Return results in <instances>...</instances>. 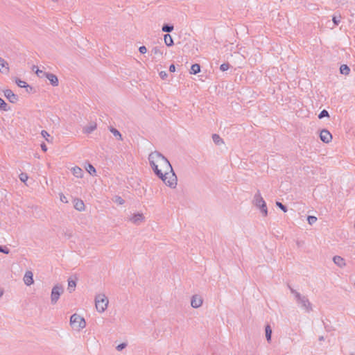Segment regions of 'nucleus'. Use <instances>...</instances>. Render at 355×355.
Listing matches in <instances>:
<instances>
[{
	"label": "nucleus",
	"instance_id": "nucleus-1",
	"mask_svg": "<svg viewBox=\"0 0 355 355\" xmlns=\"http://www.w3.org/2000/svg\"><path fill=\"white\" fill-rule=\"evenodd\" d=\"M148 160L156 176L168 187L175 188L178 178L168 159L161 153L154 151L149 155Z\"/></svg>",
	"mask_w": 355,
	"mask_h": 355
},
{
	"label": "nucleus",
	"instance_id": "nucleus-2",
	"mask_svg": "<svg viewBox=\"0 0 355 355\" xmlns=\"http://www.w3.org/2000/svg\"><path fill=\"white\" fill-rule=\"evenodd\" d=\"M252 203L260 209L263 216H267L268 209L266 203L262 198L259 190H257V193L254 194Z\"/></svg>",
	"mask_w": 355,
	"mask_h": 355
},
{
	"label": "nucleus",
	"instance_id": "nucleus-3",
	"mask_svg": "<svg viewBox=\"0 0 355 355\" xmlns=\"http://www.w3.org/2000/svg\"><path fill=\"white\" fill-rule=\"evenodd\" d=\"M70 324L75 330L80 331L85 327L86 322L83 317L74 313L70 318Z\"/></svg>",
	"mask_w": 355,
	"mask_h": 355
},
{
	"label": "nucleus",
	"instance_id": "nucleus-4",
	"mask_svg": "<svg viewBox=\"0 0 355 355\" xmlns=\"http://www.w3.org/2000/svg\"><path fill=\"white\" fill-rule=\"evenodd\" d=\"M108 304L107 297L104 294H98L95 297V305L99 313H103L107 309Z\"/></svg>",
	"mask_w": 355,
	"mask_h": 355
},
{
	"label": "nucleus",
	"instance_id": "nucleus-5",
	"mask_svg": "<svg viewBox=\"0 0 355 355\" xmlns=\"http://www.w3.org/2000/svg\"><path fill=\"white\" fill-rule=\"evenodd\" d=\"M63 292L64 288L61 284H58L53 287L51 293V302L52 304H55L57 303Z\"/></svg>",
	"mask_w": 355,
	"mask_h": 355
},
{
	"label": "nucleus",
	"instance_id": "nucleus-6",
	"mask_svg": "<svg viewBox=\"0 0 355 355\" xmlns=\"http://www.w3.org/2000/svg\"><path fill=\"white\" fill-rule=\"evenodd\" d=\"M297 302L301 304V306L307 312H309L312 310L311 304L306 296L300 295V298L297 300Z\"/></svg>",
	"mask_w": 355,
	"mask_h": 355
},
{
	"label": "nucleus",
	"instance_id": "nucleus-7",
	"mask_svg": "<svg viewBox=\"0 0 355 355\" xmlns=\"http://www.w3.org/2000/svg\"><path fill=\"white\" fill-rule=\"evenodd\" d=\"M3 92H4L5 97L11 103H16L18 101V100H19L18 96L17 94H14L11 89H6V90H4Z\"/></svg>",
	"mask_w": 355,
	"mask_h": 355
},
{
	"label": "nucleus",
	"instance_id": "nucleus-8",
	"mask_svg": "<svg viewBox=\"0 0 355 355\" xmlns=\"http://www.w3.org/2000/svg\"><path fill=\"white\" fill-rule=\"evenodd\" d=\"M320 138L322 141L328 144L331 141L332 135L328 130L323 129L320 131Z\"/></svg>",
	"mask_w": 355,
	"mask_h": 355
},
{
	"label": "nucleus",
	"instance_id": "nucleus-9",
	"mask_svg": "<svg viewBox=\"0 0 355 355\" xmlns=\"http://www.w3.org/2000/svg\"><path fill=\"white\" fill-rule=\"evenodd\" d=\"M202 304V299L198 295H194L191 297V305L193 308L197 309Z\"/></svg>",
	"mask_w": 355,
	"mask_h": 355
},
{
	"label": "nucleus",
	"instance_id": "nucleus-10",
	"mask_svg": "<svg viewBox=\"0 0 355 355\" xmlns=\"http://www.w3.org/2000/svg\"><path fill=\"white\" fill-rule=\"evenodd\" d=\"M97 128V123L94 121H91L89 123L83 128V132L86 135L91 134Z\"/></svg>",
	"mask_w": 355,
	"mask_h": 355
},
{
	"label": "nucleus",
	"instance_id": "nucleus-11",
	"mask_svg": "<svg viewBox=\"0 0 355 355\" xmlns=\"http://www.w3.org/2000/svg\"><path fill=\"white\" fill-rule=\"evenodd\" d=\"M44 76H45L50 82V83L53 86H58L59 84L58 77L51 73H44Z\"/></svg>",
	"mask_w": 355,
	"mask_h": 355
},
{
	"label": "nucleus",
	"instance_id": "nucleus-12",
	"mask_svg": "<svg viewBox=\"0 0 355 355\" xmlns=\"http://www.w3.org/2000/svg\"><path fill=\"white\" fill-rule=\"evenodd\" d=\"M144 220V216L143 214L137 213L135 214L130 218V220L132 221L135 225H139Z\"/></svg>",
	"mask_w": 355,
	"mask_h": 355
},
{
	"label": "nucleus",
	"instance_id": "nucleus-13",
	"mask_svg": "<svg viewBox=\"0 0 355 355\" xmlns=\"http://www.w3.org/2000/svg\"><path fill=\"white\" fill-rule=\"evenodd\" d=\"M24 281L26 285L31 286L33 284V275L31 271H26L24 277Z\"/></svg>",
	"mask_w": 355,
	"mask_h": 355
},
{
	"label": "nucleus",
	"instance_id": "nucleus-14",
	"mask_svg": "<svg viewBox=\"0 0 355 355\" xmlns=\"http://www.w3.org/2000/svg\"><path fill=\"white\" fill-rule=\"evenodd\" d=\"M77 280H78V278L76 277H74V279H73L72 277H69L68 279L67 290H68L69 293H71L73 291H75Z\"/></svg>",
	"mask_w": 355,
	"mask_h": 355
},
{
	"label": "nucleus",
	"instance_id": "nucleus-15",
	"mask_svg": "<svg viewBox=\"0 0 355 355\" xmlns=\"http://www.w3.org/2000/svg\"><path fill=\"white\" fill-rule=\"evenodd\" d=\"M333 261L334 263L340 268L344 267L346 264L345 259L340 256H334L333 257Z\"/></svg>",
	"mask_w": 355,
	"mask_h": 355
},
{
	"label": "nucleus",
	"instance_id": "nucleus-16",
	"mask_svg": "<svg viewBox=\"0 0 355 355\" xmlns=\"http://www.w3.org/2000/svg\"><path fill=\"white\" fill-rule=\"evenodd\" d=\"M74 208L78 211H83L85 209V204L82 200L76 199L74 200Z\"/></svg>",
	"mask_w": 355,
	"mask_h": 355
},
{
	"label": "nucleus",
	"instance_id": "nucleus-17",
	"mask_svg": "<svg viewBox=\"0 0 355 355\" xmlns=\"http://www.w3.org/2000/svg\"><path fill=\"white\" fill-rule=\"evenodd\" d=\"M15 83L17 85V86L19 87L26 88V89L29 88L31 90H33V87L31 86H30L26 82L21 80L19 78H17L15 79Z\"/></svg>",
	"mask_w": 355,
	"mask_h": 355
},
{
	"label": "nucleus",
	"instance_id": "nucleus-18",
	"mask_svg": "<svg viewBox=\"0 0 355 355\" xmlns=\"http://www.w3.org/2000/svg\"><path fill=\"white\" fill-rule=\"evenodd\" d=\"M164 43L167 46H171L174 44L173 40L171 35L166 33L164 35Z\"/></svg>",
	"mask_w": 355,
	"mask_h": 355
},
{
	"label": "nucleus",
	"instance_id": "nucleus-19",
	"mask_svg": "<svg viewBox=\"0 0 355 355\" xmlns=\"http://www.w3.org/2000/svg\"><path fill=\"white\" fill-rule=\"evenodd\" d=\"M110 131L113 134V135L119 141L123 140L122 135L121 132L116 128H113L112 126H110L109 128Z\"/></svg>",
	"mask_w": 355,
	"mask_h": 355
},
{
	"label": "nucleus",
	"instance_id": "nucleus-20",
	"mask_svg": "<svg viewBox=\"0 0 355 355\" xmlns=\"http://www.w3.org/2000/svg\"><path fill=\"white\" fill-rule=\"evenodd\" d=\"M72 173L76 178H82L83 175V171L78 166L72 168Z\"/></svg>",
	"mask_w": 355,
	"mask_h": 355
},
{
	"label": "nucleus",
	"instance_id": "nucleus-21",
	"mask_svg": "<svg viewBox=\"0 0 355 355\" xmlns=\"http://www.w3.org/2000/svg\"><path fill=\"white\" fill-rule=\"evenodd\" d=\"M265 332H266V338L268 343L271 341V337H272V329L270 326V324H267L265 327Z\"/></svg>",
	"mask_w": 355,
	"mask_h": 355
},
{
	"label": "nucleus",
	"instance_id": "nucleus-22",
	"mask_svg": "<svg viewBox=\"0 0 355 355\" xmlns=\"http://www.w3.org/2000/svg\"><path fill=\"white\" fill-rule=\"evenodd\" d=\"M174 26L170 24H164L162 27V31L165 33H171L173 31Z\"/></svg>",
	"mask_w": 355,
	"mask_h": 355
},
{
	"label": "nucleus",
	"instance_id": "nucleus-23",
	"mask_svg": "<svg viewBox=\"0 0 355 355\" xmlns=\"http://www.w3.org/2000/svg\"><path fill=\"white\" fill-rule=\"evenodd\" d=\"M200 65L199 64H193L191 65L190 73L191 74H197L200 71Z\"/></svg>",
	"mask_w": 355,
	"mask_h": 355
},
{
	"label": "nucleus",
	"instance_id": "nucleus-24",
	"mask_svg": "<svg viewBox=\"0 0 355 355\" xmlns=\"http://www.w3.org/2000/svg\"><path fill=\"white\" fill-rule=\"evenodd\" d=\"M212 139L215 144L218 146L224 143L223 139L217 134L212 135Z\"/></svg>",
	"mask_w": 355,
	"mask_h": 355
},
{
	"label": "nucleus",
	"instance_id": "nucleus-25",
	"mask_svg": "<svg viewBox=\"0 0 355 355\" xmlns=\"http://www.w3.org/2000/svg\"><path fill=\"white\" fill-rule=\"evenodd\" d=\"M0 109L3 111L10 110V107L0 97Z\"/></svg>",
	"mask_w": 355,
	"mask_h": 355
},
{
	"label": "nucleus",
	"instance_id": "nucleus-26",
	"mask_svg": "<svg viewBox=\"0 0 355 355\" xmlns=\"http://www.w3.org/2000/svg\"><path fill=\"white\" fill-rule=\"evenodd\" d=\"M42 136L45 139V140L49 143L53 142V137L49 134V132L46 130H42L41 132Z\"/></svg>",
	"mask_w": 355,
	"mask_h": 355
},
{
	"label": "nucleus",
	"instance_id": "nucleus-27",
	"mask_svg": "<svg viewBox=\"0 0 355 355\" xmlns=\"http://www.w3.org/2000/svg\"><path fill=\"white\" fill-rule=\"evenodd\" d=\"M340 72L343 75H348L350 72V69L347 64H342L340 67Z\"/></svg>",
	"mask_w": 355,
	"mask_h": 355
},
{
	"label": "nucleus",
	"instance_id": "nucleus-28",
	"mask_svg": "<svg viewBox=\"0 0 355 355\" xmlns=\"http://www.w3.org/2000/svg\"><path fill=\"white\" fill-rule=\"evenodd\" d=\"M8 65V62L4 59H3L2 58L0 57V71H1V69L3 67H5L6 72L8 73L9 71V68L8 67H6Z\"/></svg>",
	"mask_w": 355,
	"mask_h": 355
},
{
	"label": "nucleus",
	"instance_id": "nucleus-29",
	"mask_svg": "<svg viewBox=\"0 0 355 355\" xmlns=\"http://www.w3.org/2000/svg\"><path fill=\"white\" fill-rule=\"evenodd\" d=\"M86 169L90 175H96V170L92 164L89 163L87 167H86Z\"/></svg>",
	"mask_w": 355,
	"mask_h": 355
},
{
	"label": "nucleus",
	"instance_id": "nucleus-30",
	"mask_svg": "<svg viewBox=\"0 0 355 355\" xmlns=\"http://www.w3.org/2000/svg\"><path fill=\"white\" fill-rule=\"evenodd\" d=\"M151 52L154 55H158L162 56L163 54V52L161 51V49L158 46H155L152 49Z\"/></svg>",
	"mask_w": 355,
	"mask_h": 355
},
{
	"label": "nucleus",
	"instance_id": "nucleus-31",
	"mask_svg": "<svg viewBox=\"0 0 355 355\" xmlns=\"http://www.w3.org/2000/svg\"><path fill=\"white\" fill-rule=\"evenodd\" d=\"M340 19H341V16L340 15H334L333 17H332V21L334 24L335 26H338L339 24V23L340 22Z\"/></svg>",
	"mask_w": 355,
	"mask_h": 355
},
{
	"label": "nucleus",
	"instance_id": "nucleus-32",
	"mask_svg": "<svg viewBox=\"0 0 355 355\" xmlns=\"http://www.w3.org/2000/svg\"><path fill=\"white\" fill-rule=\"evenodd\" d=\"M276 206L282 209L284 212H286L288 211L287 207L279 201L276 202Z\"/></svg>",
	"mask_w": 355,
	"mask_h": 355
},
{
	"label": "nucleus",
	"instance_id": "nucleus-33",
	"mask_svg": "<svg viewBox=\"0 0 355 355\" xmlns=\"http://www.w3.org/2000/svg\"><path fill=\"white\" fill-rule=\"evenodd\" d=\"M329 112H328V111H327V110H322V111L320 112L319 115H318V118H319V119H322V118H324V117H329Z\"/></svg>",
	"mask_w": 355,
	"mask_h": 355
},
{
	"label": "nucleus",
	"instance_id": "nucleus-34",
	"mask_svg": "<svg viewBox=\"0 0 355 355\" xmlns=\"http://www.w3.org/2000/svg\"><path fill=\"white\" fill-rule=\"evenodd\" d=\"M307 221H308L309 224L313 225V223H315L317 221V218L314 216H309L307 217Z\"/></svg>",
	"mask_w": 355,
	"mask_h": 355
},
{
	"label": "nucleus",
	"instance_id": "nucleus-35",
	"mask_svg": "<svg viewBox=\"0 0 355 355\" xmlns=\"http://www.w3.org/2000/svg\"><path fill=\"white\" fill-rule=\"evenodd\" d=\"M230 67V64L228 63V62H226V63H223L220 66V69L222 71H227V69H229Z\"/></svg>",
	"mask_w": 355,
	"mask_h": 355
},
{
	"label": "nucleus",
	"instance_id": "nucleus-36",
	"mask_svg": "<svg viewBox=\"0 0 355 355\" xmlns=\"http://www.w3.org/2000/svg\"><path fill=\"white\" fill-rule=\"evenodd\" d=\"M289 288H290V291L291 292L295 295V299L296 300L298 299V298H300V295L301 294L300 293H298L297 291H296L295 289H293V288H291L290 286H288Z\"/></svg>",
	"mask_w": 355,
	"mask_h": 355
},
{
	"label": "nucleus",
	"instance_id": "nucleus-37",
	"mask_svg": "<svg viewBox=\"0 0 355 355\" xmlns=\"http://www.w3.org/2000/svg\"><path fill=\"white\" fill-rule=\"evenodd\" d=\"M19 179L21 182H26V181L28 180V175L25 173H21L20 175H19Z\"/></svg>",
	"mask_w": 355,
	"mask_h": 355
},
{
	"label": "nucleus",
	"instance_id": "nucleus-38",
	"mask_svg": "<svg viewBox=\"0 0 355 355\" xmlns=\"http://www.w3.org/2000/svg\"><path fill=\"white\" fill-rule=\"evenodd\" d=\"M0 252L8 254L10 252V250L6 246L0 245Z\"/></svg>",
	"mask_w": 355,
	"mask_h": 355
},
{
	"label": "nucleus",
	"instance_id": "nucleus-39",
	"mask_svg": "<svg viewBox=\"0 0 355 355\" xmlns=\"http://www.w3.org/2000/svg\"><path fill=\"white\" fill-rule=\"evenodd\" d=\"M127 346V344L125 343H122L119 345H118L116 347V349L118 350V351H121L123 350V349H125Z\"/></svg>",
	"mask_w": 355,
	"mask_h": 355
},
{
	"label": "nucleus",
	"instance_id": "nucleus-40",
	"mask_svg": "<svg viewBox=\"0 0 355 355\" xmlns=\"http://www.w3.org/2000/svg\"><path fill=\"white\" fill-rule=\"evenodd\" d=\"M159 75L162 80H166L168 77V73L164 71H160Z\"/></svg>",
	"mask_w": 355,
	"mask_h": 355
},
{
	"label": "nucleus",
	"instance_id": "nucleus-41",
	"mask_svg": "<svg viewBox=\"0 0 355 355\" xmlns=\"http://www.w3.org/2000/svg\"><path fill=\"white\" fill-rule=\"evenodd\" d=\"M139 51L140 53L141 54H144L146 53L147 51V49L145 46H141L139 48Z\"/></svg>",
	"mask_w": 355,
	"mask_h": 355
},
{
	"label": "nucleus",
	"instance_id": "nucleus-42",
	"mask_svg": "<svg viewBox=\"0 0 355 355\" xmlns=\"http://www.w3.org/2000/svg\"><path fill=\"white\" fill-rule=\"evenodd\" d=\"M169 71H170V72H175V66L173 64H171L169 66Z\"/></svg>",
	"mask_w": 355,
	"mask_h": 355
},
{
	"label": "nucleus",
	"instance_id": "nucleus-43",
	"mask_svg": "<svg viewBox=\"0 0 355 355\" xmlns=\"http://www.w3.org/2000/svg\"><path fill=\"white\" fill-rule=\"evenodd\" d=\"M41 148L44 152L47 151V146L44 143L41 144Z\"/></svg>",
	"mask_w": 355,
	"mask_h": 355
},
{
	"label": "nucleus",
	"instance_id": "nucleus-44",
	"mask_svg": "<svg viewBox=\"0 0 355 355\" xmlns=\"http://www.w3.org/2000/svg\"><path fill=\"white\" fill-rule=\"evenodd\" d=\"M36 74L37 76H40V74H42V76H44V73H45L44 71H43L42 70H40V69H37V71H35Z\"/></svg>",
	"mask_w": 355,
	"mask_h": 355
},
{
	"label": "nucleus",
	"instance_id": "nucleus-45",
	"mask_svg": "<svg viewBox=\"0 0 355 355\" xmlns=\"http://www.w3.org/2000/svg\"><path fill=\"white\" fill-rule=\"evenodd\" d=\"M60 200L63 202H67V198L63 194L60 196Z\"/></svg>",
	"mask_w": 355,
	"mask_h": 355
},
{
	"label": "nucleus",
	"instance_id": "nucleus-46",
	"mask_svg": "<svg viewBox=\"0 0 355 355\" xmlns=\"http://www.w3.org/2000/svg\"><path fill=\"white\" fill-rule=\"evenodd\" d=\"M119 204L122 205L123 204L124 202V200L121 198V197H118V199L116 200Z\"/></svg>",
	"mask_w": 355,
	"mask_h": 355
},
{
	"label": "nucleus",
	"instance_id": "nucleus-47",
	"mask_svg": "<svg viewBox=\"0 0 355 355\" xmlns=\"http://www.w3.org/2000/svg\"><path fill=\"white\" fill-rule=\"evenodd\" d=\"M318 340H319L320 341H322V340H324V336H319Z\"/></svg>",
	"mask_w": 355,
	"mask_h": 355
},
{
	"label": "nucleus",
	"instance_id": "nucleus-48",
	"mask_svg": "<svg viewBox=\"0 0 355 355\" xmlns=\"http://www.w3.org/2000/svg\"><path fill=\"white\" fill-rule=\"evenodd\" d=\"M324 328L327 331H329V327L324 325Z\"/></svg>",
	"mask_w": 355,
	"mask_h": 355
},
{
	"label": "nucleus",
	"instance_id": "nucleus-49",
	"mask_svg": "<svg viewBox=\"0 0 355 355\" xmlns=\"http://www.w3.org/2000/svg\"><path fill=\"white\" fill-rule=\"evenodd\" d=\"M3 294V291H0V297H1Z\"/></svg>",
	"mask_w": 355,
	"mask_h": 355
},
{
	"label": "nucleus",
	"instance_id": "nucleus-50",
	"mask_svg": "<svg viewBox=\"0 0 355 355\" xmlns=\"http://www.w3.org/2000/svg\"><path fill=\"white\" fill-rule=\"evenodd\" d=\"M26 89V92H28V93H30V92L32 91V90H31L29 88Z\"/></svg>",
	"mask_w": 355,
	"mask_h": 355
},
{
	"label": "nucleus",
	"instance_id": "nucleus-51",
	"mask_svg": "<svg viewBox=\"0 0 355 355\" xmlns=\"http://www.w3.org/2000/svg\"><path fill=\"white\" fill-rule=\"evenodd\" d=\"M53 1H56L57 0H52Z\"/></svg>",
	"mask_w": 355,
	"mask_h": 355
}]
</instances>
